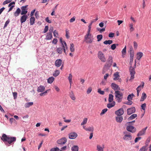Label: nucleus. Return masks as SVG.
Wrapping results in <instances>:
<instances>
[{
  "mask_svg": "<svg viewBox=\"0 0 151 151\" xmlns=\"http://www.w3.org/2000/svg\"><path fill=\"white\" fill-rule=\"evenodd\" d=\"M104 146L103 145L102 146L99 145H97L96 146V150L98 151H104Z\"/></svg>",
  "mask_w": 151,
  "mask_h": 151,
  "instance_id": "19",
  "label": "nucleus"
},
{
  "mask_svg": "<svg viewBox=\"0 0 151 151\" xmlns=\"http://www.w3.org/2000/svg\"><path fill=\"white\" fill-rule=\"evenodd\" d=\"M127 113H134L135 111V109L134 107H132L131 108L127 109Z\"/></svg>",
  "mask_w": 151,
  "mask_h": 151,
  "instance_id": "18",
  "label": "nucleus"
},
{
  "mask_svg": "<svg viewBox=\"0 0 151 151\" xmlns=\"http://www.w3.org/2000/svg\"><path fill=\"white\" fill-rule=\"evenodd\" d=\"M92 25V24L90 23L88 26V29L87 32V33L86 34V35H87V36L89 34H91L90 33V32L91 31Z\"/></svg>",
  "mask_w": 151,
  "mask_h": 151,
  "instance_id": "27",
  "label": "nucleus"
},
{
  "mask_svg": "<svg viewBox=\"0 0 151 151\" xmlns=\"http://www.w3.org/2000/svg\"><path fill=\"white\" fill-rule=\"evenodd\" d=\"M52 37V35L51 33H47L46 37L45 39L46 40H51Z\"/></svg>",
  "mask_w": 151,
  "mask_h": 151,
  "instance_id": "21",
  "label": "nucleus"
},
{
  "mask_svg": "<svg viewBox=\"0 0 151 151\" xmlns=\"http://www.w3.org/2000/svg\"><path fill=\"white\" fill-rule=\"evenodd\" d=\"M54 80V78L53 77L49 78L47 79V83H52Z\"/></svg>",
  "mask_w": 151,
  "mask_h": 151,
  "instance_id": "28",
  "label": "nucleus"
},
{
  "mask_svg": "<svg viewBox=\"0 0 151 151\" xmlns=\"http://www.w3.org/2000/svg\"><path fill=\"white\" fill-rule=\"evenodd\" d=\"M69 96L71 99L73 100H75L76 99V97L74 96V95L73 92L71 91L70 92H69Z\"/></svg>",
  "mask_w": 151,
  "mask_h": 151,
  "instance_id": "25",
  "label": "nucleus"
},
{
  "mask_svg": "<svg viewBox=\"0 0 151 151\" xmlns=\"http://www.w3.org/2000/svg\"><path fill=\"white\" fill-rule=\"evenodd\" d=\"M143 55V53L141 52H137V59L138 60H139Z\"/></svg>",
  "mask_w": 151,
  "mask_h": 151,
  "instance_id": "22",
  "label": "nucleus"
},
{
  "mask_svg": "<svg viewBox=\"0 0 151 151\" xmlns=\"http://www.w3.org/2000/svg\"><path fill=\"white\" fill-rule=\"evenodd\" d=\"M53 31V27H50L49 29V33H51L52 34Z\"/></svg>",
  "mask_w": 151,
  "mask_h": 151,
  "instance_id": "64",
  "label": "nucleus"
},
{
  "mask_svg": "<svg viewBox=\"0 0 151 151\" xmlns=\"http://www.w3.org/2000/svg\"><path fill=\"white\" fill-rule=\"evenodd\" d=\"M87 121V119L86 118H85L83 119V122L81 123V125L85 124H86Z\"/></svg>",
  "mask_w": 151,
  "mask_h": 151,
  "instance_id": "45",
  "label": "nucleus"
},
{
  "mask_svg": "<svg viewBox=\"0 0 151 151\" xmlns=\"http://www.w3.org/2000/svg\"><path fill=\"white\" fill-rule=\"evenodd\" d=\"M21 12L20 9L18 8L17 9L16 11L14 12V16L17 17L19 15Z\"/></svg>",
  "mask_w": 151,
  "mask_h": 151,
  "instance_id": "20",
  "label": "nucleus"
},
{
  "mask_svg": "<svg viewBox=\"0 0 151 151\" xmlns=\"http://www.w3.org/2000/svg\"><path fill=\"white\" fill-rule=\"evenodd\" d=\"M72 76L71 74H69V76L68 77V79L69 80V81L70 83V84H71V83L72 82Z\"/></svg>",
  "mask_w": 151,
  "mask_h": 151,
  "instance_id": "43",
  "label": "nucleus"
},
{
  "mask_svg": "<svg viewBox=\"0 0 151 151\" xmlns=\"http://www.w3.org/2000/svg\"><path fill=\"white\" fill-rule=\"evenodd\" d=\"M124 135L123 137V139L126 141H129L131 140L132 136L130 133L127 132H124Z\"/></svg>",
  "mask_w": 151,
  "mask_h": 151,
  "instance_id": "6",
  "label": "nucleus"
},
{
  "mask_svg": "<svg viewBox=\"0 0 151 151\" xmlns=\"http://www.w3.org/2000/svg\"><path fill=\"white\" fill-rule=\"evenodd\" d=\"M137 116V115L136 114H133L128 118V120L129 121L132 120V119L136 117Z\"/></svg>",
  "mask_w": 151,
  "mask_h": 151,
  "instance_id": "33",
  "label": "nucleus"
},
{
  "mask_svg": "<svg viewBox=\"0 0 151 151\" xmlns=\"http://www.w3.org/2000/svg\"><path fill=\"white\" fill-rule=\"evenodd\" d=\"M97 41L99 42L103 38V35H99L97 36Z\"/></svg>",
  "mask_w": 151,
  "mask_h": 151,
  "instance_id": "38",
  "label": "nucleus"
},
{
  "mask_svg": "<svg viewBox=\"0 0 151 151\" xmlns=\"http://www.w3.org/2000/svg\"><path fill=\"white\" fill-rule=\"evenodd\" d=\"M60 74L59 70H56L54 73L53 74V75L54 77H57Z\"/></svg>",
  "mask_w": 151,
  "mask_h": 151,
  "instance_id": "32",
  "label": "nucleus"
},
{
  "mask_svg": "<svg viewBox=\"0 0 151 151\" xmlns=\"http://www.w3.org/2000/svg\"><path fill=\"white\" fill-rule=\"evenodd\" d=\"M135 121L134 120L127 123V124L129 125L126 127V129L127 131L132 133L136 131V129L133 126L130 125L132 124V123H134Z\"/></svg>",
  "mask_w": 151,
  "mask_h": 151,
  "instance_id": "3",
  "label": "nucleus"
},
{
  "mask_svg": "<svg viewBox=\"0 0 151 151\" xmlns=\"http://www.w3.org/2000/svg\"><path fill=\"white\" fill-rule=\"evenodd\" d=\"M116 99L118 102H121L123 98V93L119 91H115L114 93Z\"/></svg>",
  "mask_w": 151,
  "mask_h": 151,
  "instance_id": "2",
  "label": "nucleus"
},
{
  "mask_svg": "<svg viewBox=\"0 0 151 151\" xmlns=\"http://www.w3.org/2000/svg\"><path fill=\"white\" fill-rule=\"evenodd\" d=\"M45 87L44 86L40 85L37 88V91L38 92H43L45 91Z\"/></svg>",
  "mask_w": 151,
  "mask_h": 151,
  "instance_id": "16",
  "label": "nucleus"
},
{
  "mask_svg": "<svg viewBox=\"0 0 151 151\" xmlns=\"http://www.w3.org/2000/svg\"><path fill=\"white\" fill-rule=\"evenodd\" d=\"M13 94L14 99H16L17 97V93L16 92L13 93Z\"/></svg>",
  "mask_w": 151,
  "mask_h": 151,
  "instance_id": "60",
  "label": "nucleus"
},
{
  "mask_svg": "<svg viewBox=\"0 0 151 151\" xmlns=\"http://www.w3.org/2000/svg\"><path fill=\"white\" fill-rule=\"evenodd\" d=\"M66 146H64L63 147H61L60 149H59V151L65 150H66Z\"/></svg>",
  "mask_w": 151,
  "mask_h": 151,
  "instance_id": "62",
  "label": "nucleus"
},
{
  "mask_svg": "<svg viewBox=\"0 0 151 151\" xmlns=\"http://www.w3.org/2000/svg\"><path fill=\"white\" fill-rule=\"evenodd\" d=\"M28 6L27 5L25 6H23L21 7L22 11L21 14L22 15H26V14L27 12V9H26V8H27Z\"/></svg>",
  "mask_w": 151,
  "mask_h": 151,
  "instance_id": "9",
  "label": "nucleus"
},
{
  "mask_svg": "<svg viewBox=\"0 0 151 151\" xmlns=\"http://www.w3.org/2000/svg\"><path fill=\"white\" fill-rule=\"evenodd\" d=\"M147 128V127H146L145 128L143 129L139 132L137 134V136H139L144 135L146 132V130Z\"/></svg>",
  "mask_w": 151,
  "mask_h": 151,
  "instance_id": "14",
  "label": "nucleus"
},
{
  "mask_svg": "<svg viewBox=\"0 0 151 151\" xmlns=\"http://www.w3.org/2000/svg\"><path fill=\"white\" fill-rule=\"evenodd\" d=\"M53 35L56 38L58 37V33L56 30H55L54 31Z\"/></svg>",
  "mask_w": 151,
  "mask_h": 151,
  "instance_id": "46",
  "label": "nucleus"
},
{
  "mask_svg": "<svg viewBox=\"0 0 151 151\" xmlns=\"http://www.w3.org/2000/svg\"><path fill=\"white\" fill-rule=\"evenodd\" d=\"M146 146H143L139 150V151H146Z\"/></svg>",
  "mask_w": 151,
  "mask_h": 151,
  "instance_id": "53",
  "label": "nucleus"
},
{
  "mask_svg": "<svg viewBox=\"0 0 151 151\" xmlns=\"http://www.w3.org/2000/svg\"><path fill=\"white\" fill-rule=\"evenodd\" d=\"M114 96L112 94H109V95L108 101L109 102H111L113 100Z\"/></svg>",
  "mask_w": 151,
  "mask_h": 151,
  "instance_id": "34",
  "label": "nucleus"
},
{
  "mask_svg": "<svg viewBox=\"0 0 151 151\" xmlns=\"http://www.w3.org/2000/svg\"><path fill=\"white\" fill-rule=\"evenodd\" d=\"M134 96V95L132 93L131 94H130L129 95H128V96H127V100H132L133 97Z\"/></svg>",
  "mask_w": 151,
  "mask_h": 151,
  "instance_id": "35",
  "label": "nucleus"
},
{
  "mask_svg": "<svg viewBox=\"0 0 151 151\" xmlns=\"http://www.w3.org/2000/svg\"><path fill=\"white\" fill-rule=\"evenodd\" d=\"M70 50L71 52L74 51V45L73 43H71L70 45Z\"/></svg>",
  "mask_w": 151,
  "mask_h": 151,
  "instance_id": "39",
  "label": "nucleus"
},
{
  "mask_svg": "<svg viewBox=\"0 0 151 151\" xmlns=\"http://www.w3.org/2000/svg\"><path fill=\"white\" fill-rule=\"evenodd\" d=\"M78 136L77 133L75 132H71L69 134V138L71 139H74Z\"/></svg>",
  "mask_w": 151,
  "mask_h": 151,
  "instance_id": "12",
  "label": "nucleus"
},
{
  "mask_svg": "<svg viewBox=\"0 0 151 151\" xmlns=\"http://www.w3.org/2000/svg\"><path fill=\"white\" fill-rule=\"evenodd\" d=\"M129 52H130V55H134V51L132 47H130Z\"/></svg>",
  "mask_w": 151,
  "mask_h": 151,
  "instance_id": "42",
  "label": "nucleus"
},
{
  "mask_svg": "<svg viewBox=\"0 0 151 151\" xmlns=\"http://www.w3.org/2000/svg\"><path fill=\"white\" fill-rule=\"evenodd\" d=\"M92 90V89L91 87L89 88L88 89H87V94H88L90 93L91 92V91Z\"/></svg>",
  "mask_w": 151,
  "mask_h": 151,
  "instance_id": "58",
  "label": "nucleus"
},
{
  "mask_svg": "<svg viewBox=\"0 0 151 151\" xmlns=\"http://www.w3.org/2000/svg\"><path fill=\"white\" fill-rule=\"evenodd\" d=\"M78 146L74 145L72 147L71 150L72 151H78Z\"/></svg>",
  "mask_w": 151,
  "mask_h": 151,
  "instance_id": "29",
  "label": "nucleus"
},
{
  "mask_svg": "<svg viewBox=\"0 0 151 151\" xmlns=\"http://www.w3.org/2000/svg\"><path fill=\"white\" fill-rule=\"evenodd\" d=\"M27 18V15H23L21 17L20 21L21 23H22L25 22Z\"/></svg>",
  "mask_w": 151,
  "mask_h": 151,
  "instance_id": "17",
  "label": "nucleus"
},
{
  "mask_svg": "<svg viewBox=\"0 0 151 151\" xmlns=\"http://www.w3.org/2000/svg\"><path fill=\"white\" fill-rule=\"evenodd\" d=\"M10 22V20L8 19L5 22L4 25L3 27V29H5V28L7 26L8 24H9Z\"/></svg>",
  "mask_w": 151,
  "mask_h": 151,
  "instance_id": "44",
  "label": "nucleus"
},
{
  "mask_svg": "<svg viewBox=\"0 0 151 151\" xmlns=\"http://www.w3.org/2000/svg\"><path fill=\"white\" fill-rule=\"evenodd\" d=\"M50 151H59V149L58 148H53L51 149Z\"/></svg>",
  "mask_w": 151,
  "mask_h": 151,
  "instance_id": "52",
  "label": "nucleus"
},
{
  "mask_svg": "<svg viewBox=\"0 0 151 151\" xmlns=\"http://www.w3.org/2000/svg\"><path fill=\"white\" fill-rule=\"evenodd\" d=\"M49 27L48 26H46L45 27V28L44 29L43 33H46L48 30Z\"/></svg>",
  "mask_w": 151,
  "mask_h": 151,
  "instance_id": "51",
  "label": "nucleus"
},
{
  "mask_svg": "<svg viewBox=\"0 0 151 151\" xmlns=\"http://www.w3.org/2000/svg\"><path fill=\"white\" fill-rule=\"evenodd\" d=\"M126 46H125L122 51V54L125 55L126 53Z\"/></svg>",
  "mask_w": 151,
  "mask_h": 151,
  "instance_id": "50",
  "label": "nucleus"
},
{
  "mask_svg": "<svg viewBox=\"0 0 151 151\" xmlns=\"http://www.w3.org/2000/svg\"><path fill=\"white\" fill-rule=\"evenodd\" d=\"M147 98V95L145 93H143L142 94V96L140 99V101H144Z\"/></svg>",
  "mask_w": 151,
  "mask_h": 151,
  "instance_id": "24",
  "label": "nucleus"
},
{
  "mask_svg": "<svg viewBox=\"0 0 151 151\" xmlns=\"http://www.w3.org/2000/svg\"><path fill=\"white\" fill-rule=\"evenodd\" d=\"M1 140L4 142H7L9 144L16 141V139L15 137H10L7 136L5 134H3L1 137Z\"/></svg>",
  "mask_w": 151,
  "mask_h": 151,
  "instance_id": "1",
  "label": "nucleus"
},
{
  "mask_svg": "<svg viewBox=\"0 0 151 151\" xmlns=\"http://www.w3.org/2000/svg\"><path fill=\"white\" fill-rule=\"evenodd\" d=\"M116 48L115 44H113L111 45V49L112 50H114Z\"/></svg>",
  "mask_w": 151,
  "mask_h": 151,
  "instance_id": "59",
  "label": "nucleus"
},
{
  "mask_svg": "<svg viewBox=\"0 0 151 151\" xmlns=\"http://www.w3.org/2000/svg\"><path fill=\"white\" fill-rule=\"evenodd\" d=\"M129 30L130 32H132L134 30V28L133 27V24L132 23L129 24Z\"/></svg>",
  "mask_w": 151,
  "mask_h": 151,
  "instance_id": "41",
  "label": "nucleus"
},
{
  "mask_svg": "<svg viewBox=\"0 0 151 151\" xmlns=\"http://www.w3.org/2000/svg\"><path fill=\"white\" fill-rule=\"evenodd\" d=\"M98 56L99 59L104 62L106 61V59L104 54L101 51H99L98 53Z\"/></svg>",
  "mask_w": 151,
  "mask_h": 151,
  "instance_id": "7",
  "label": "nucleus"
},
{
  "mask_svg": "<svg viewBox=\"0 0 151 151\" xmlns=\"http://www.w3.org/2000/svg\"><path fill=\"white\" fill-rule=\"evenodd\" d=\"M135 68L134 66L133 67L132 66L130 67L129 70L131 75V77L129 81H132V80L134 78V75L135 73Z\"/></svg>",
  "mask_w": 151,
  "mask_h": 151,
  "instance_id": "5",
  "label": "nucleus"
},
{
  "mask_svg": "<svg viewBox=\"0 0 151 151\" xmlns=\"http://www.w3.org/2000/svg\"><path fill=\"white\" fill-rule=\"evenodd\" d=\"M56 50L58 52L59 54H61L62 53L63 51V48L59 47L57 48L56 49Z\"/></svg>",
  "mask_w": 151,
  "mask_h": 151,
  "instance_id": "37",
  "label": "nucleus"
},
{
  "mask_svg": "<svg viewBox=\"0 0 151 151\" xmlns=\"http://www.w3.org/2000/svg\"><path fill=\"white\" fill-rule=\"evenodd\" d=\"M93 40V36L91 34H89L87 36L86 35L84 36V41L87 43H92Z\"/></svg>",
  "mask_w": 151,
  "mask_h": 151,
  "instance_id": "4",
  "label": "nucleus"
},
{
  "mask_svg": "<svg viewBox=\"0 0 151 151\" xmlns=\"http://www.w3.org/2000/svg\"><path fill=\"white\" fill-rule=\"evenodd\" d=\"M35 18L34 17H32L30 19V25H33L35 23Z\"/></svg>",
  "mask_w": 151,
  "mask_h": 151,
  "instance_id": "23",
  "label": "nucleus"
},
{
  "mask_svg": "<svg viewBox=\"0 0 151 151\" xmlns=\"http://www.w3.org/2000/svg\"><path fill=\"white\" fill-rule=\"evenodd\" d=\"M12 1V0H6L3 3V5H5L6 4L10 3Z\"/></svg>",
  "mask_w": 151,
  "mask_h": 151,
  "instance_id": "54",
  "label": "nucleus"
},
{
  "mask_svg": "<svg viewBox=\"0 0 151 151\" xmlns=\"http://www.w3.org/2000/svg\"><path fill=\"white\" fill-rule=\"evenodd\" d=\"M62 60L60 59L57 60L55 62V65L57 67H60L62 65Z\"/></svg>",
  "mask_w": 151,
  "mask_h": 151,
  "instance_id": "15",
  "label": "nucleus"
},
{
  "mask_svg": "<svg viewBox=\"0 0 151 151\" xmlns=\"http://www.w3.org/2000/svg\"><path fill=\"white\" fill-rule=\"evenodd\" d=\"M142 85H140L137 88H136V89H139V88H142L144 86V82H142Z\"/></svg>",
  "mask_w": 151,
  "mask_h": 151,
  "instance_id": "56",
  "label": "nucleus"
},
{
  "mask_svg": "<svg viewBox=\"0 0 151 151\" xmlns=\"http://www.w3.org/2000/svg\"><path fill=\"white\" fill-rule=\"evenodd\" d=\"M33 104V102H28L25 104V106L26 108H28L32 105Z\"/></svg>",
  "mask_w": 151,
  "mask_h": 151,
  "instance_id": "31",
  "label": "nucleus"
},
{
  "mask_svg": "<svg viewBox=\"0 0 151 151\" xmlns=\"http://www.w3.org/2000/svg\"><path fill=\"white\" fill-rule=\"evenodd\" d=\"M114 77L113 78V80L114 81H116L118 80V78L119 77V72H116L114 74Z\"/></svg>",
  "mask_w": 151,
  "mask_h": 151,
  "instance_id": "26",
  "label": "nucleus"
},
{
  "mask_svg": "<svg viewBox=\"0 0 151 151\" xmlns=\"http://www.w3.org/2000/svg\"><path fill=\"white\" fill-rule=\"evenodd\" d=\"M98 92L101 95H104V91H101L100 88L98 89Z\"/></svg>",
  "mask_w": 151,
  "mask_h": 151,
  "instance_id": "55",
  "label": "nucleus"
},
{
  "mask_svg": "<svg viewBox=\"0 0 151 151\" xmlns=\"http://www.w3.org/2000/svg\"><path fill=\"white\" fill-rule=\"evenodd\" d=\"M123 114H118L117 116L116 117V121L117 122H121L123 120V117L122 115Z\"/></svg>",
  "mask_w": 151,
  "mask_h": 151,
  "instance_id": "13",
  "label": "nucleus"
},
{
  "mask_svg": "<svg viewBox=\"0 0 151 151\" xmlns=\"http://www.w3.org/2000/svg\"><path fill=\"white\" fill-rule=\"evenodd\" d=\"M58 41V40L57 39L54 38L52 41V43L54 44H56L57 43Z\"/></svg>",
  "mask_w": 151,
  "mask_h": 151,
  "instance_id": "57",
  "label": "nucleus"
},
{
  "mask_svg": "<svg viewBox=\"0 0 151 151\" xmlns=\"http://www.w3.org/2000/svg\"><path fill=\"white\" fill-rule=\"evenodd\" d=\"M93 127H89L88 128L86 129V131L93 132Z\"/></svg>",
  "mask_w": 151,
  "mask_h": 151,
  "instance_id": "49",
  "label": "nucleus"
},
{
  "mask_svg": "<svg viewBox=\"0 0 151 151\" xmlns=\"http://www.w3.org/2000/svg\"><path fill=\"white\" fill-rule=\"evenodd\" d=\"M111 86L112 88L114 90L115 92V91H118V90H120V88L119 86L114 83H111Z\"/></svg>",
  "mask_w": 151,
  "mask_h": 151,
  "instance_id": "11",
  "label": "nucleus"
},
{
  "mask_svg": "<svg viewBox=\"0 0 151 151\" xmlns=\"http://www.w3.org/2000/svg\"><path fill=\"white\" fill-rule=\"evenodd\" d=\"M113 41L112 40H106L104 41L103 43L105 45L109 44L110 45L112 43Z\"/></svg>",
  "mask_w": 151,
  "mask_h": 151,
  "instance_id": "36",
  "label": "nucleus"
},
{
  "mask_svg": "<svg viewBox=\"0 0 151 151\" xmlns=\"http://www.w3.org/2000/svg\"><path fill=\"white\" fill-rule=\"evenodd\" d=\"M115 105V102L109 103L107 104V107L108 108H110L113 107Z\"/></svg>",
  "mask_w": 151,
  "mask_h": 151,
  "instance_id": "40",
  "label": "nucleus"
},
{
  "mask_svg": "<svg viewBox=\"0 0 151 151\" xmlns=\"http://www.w3.org/2000/svg\"><path fill=\"white\" fill-rule=\"evenodd\" d=\"M112 56H109L107 62L105 64V66L110 67L112 64Z\"/></svg>",
  "mask_w": 151,
  "mask_h": 151,
  "instance_id": "8",
  "label": "nucleus"
},
{
  "mask_svg": "<svg viewBox=\"0 0 151 151\" xmlns=\"http://www.w3.org/2000/svg\"><path fill=\"white\" fill-rule=\"evenodd\" d=\"M115 113H124V111L123 108H121L118 110L115 111Z\"/></svg>",
  "mask_w": 151,
  "mask_h": 151,
  "instance_id": "30",
  "label": "nucleus"
},
{
  "mask_svg": "<svg viewBox=\"0 0 151 151\" xmlns=\"http://www.w3.org/2000/svg\"><path fill=\"white\" fill-rule=\"evenodd\" d=\"M108 67V66H105V65H104L102 70V74H104L106 71L107 70L106 68Z\"/></svg>",
  "mask_w": 151,
  "mask_h": 151,
  "instance_id": "48",
  "label": "nucleus"
},
{
  "mask_svg": "<svg viewBox=\"0 0 151 151\" xmlns=\"http://www.w3.org/2000/svg\"><path fill=\"white\" fill-rule=\"evenodd\" d=\"M67 142V139L65 137H63L58 139L57 141V143L60 145H63Z\"/></svg>",
  "mask_w": 151,
  "mask_h": 151,
  "instance_id": "10",
  "label": "nucleus"
},
{
  "mask_svg": "<svg viewBox=\"0 0 151 151\" xmlns=\"http://www.w3.org/2000/svg\"><path fill=\"white\" fill-rule=\"evenodd\" d=\"M146 106V104L145 103H144L143 104H142L141 105V108L143 110H145V108Z\"/></svg>",
  "mask_w": 151,
  "mask_h": 151,
  "instance_id": "61",
  "label": "nucleus"
},
{
  "mask_svg": "<svg viewBox=\"0 0 151 151\" xmlns=\"http://www.w3.org/2000/svg\"><path fill=\"white\" fill-rule=\"evenodd\" d=\"M132 102L131 101L129 100H128V101H127L125 104L127 105H131L132 104Z\"/></svg>",
  "mask_w": 151,
  "mask_h": 151,
  "instance_id": "63",
  "label": "nucleus"
},
{
  "mask_svg": "<svg viewBox=\"0 0 151 151\" xmlns=\"http://www.w3.org/2000/svg\"><path fill=\"white\" fill-rule=\"evenodd\" d=\"M150 137H148L147 138V139L145 143V144L146 145L145 146H146V147H147L148 145V144L149 143V142H150Z\"/></svg>",
  "mask_w": 151,
  "mask_h": 151,
  "instance_id": "47",
  "label": "nucleus"
}]
</instances>
